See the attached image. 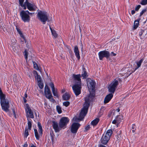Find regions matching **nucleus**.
Returning a JSON list of instances; mask_svg holds the SVG:
<instances>
[{"mask_svg":"<svg viewBox=\"0 0 147 147\" xmlns=\"http://www.w3.org/2000/svg\"><path fill=\"white\" fill-rule=\"evenodd\" d=\"M5 95L3 93L0 87V104L2 109L6 112L9 111V103L8 100L5 99Z\"/></svg>","mask_w":147,"mask_h":147,"instance_id":"obj_1","label":"nucleus"},{"mask_svg":"<svg viewBox=\"0 0 147 147\" xmlns=\"http://www.w3.org/2000/svg\"><path fill=\"white\" fill-rule=\"evenodd\" d=\"M90 94L88 96L86 97L85 99V104L84 105V107L80 113L79 116V119L80 121L82 120L87 114L88 108L90 104Z\"/></svg>","mask_w":147,"mask_h":147,"instance_id":"obj_2","label":"nucleus"},{"mask_svg":"<svg viewBox=\"0 0 147 147\" xmlns=\"http://www.w3.org/2000/svg\"><path fill=\"white\" fill-rule=\"evenodd\" d=\"M37 16L38 19L43 24H45L46 21L48 22L50 21L48 19L49 15L46 12L40 11L38 13Z\"/></svg>","mask_w":147,"mask_h":147,"instance_id":"obj_3","label":"nucleus"},{"mask_svg":"<svg viewBox=\"0 0 147 147\" xmlns=\"http://www.w3.org/2000/svg\"><path fill=\"white\" fill-rule=\"evenodd\" d=\"M112 133V130L110 129L107 131L105 134L104 133L101 139V143L104 145L106 144L109 140Z\"/></svg>","mask_w":147,"mask_h":147,"instance_id":"obj_4","label":"nucleus"},{"mask_svg":"<svg viewBox=\"0 0 147 147\" xmlns=\"http://www.w3.org/2000/svg\"><path fill=\"white\" fill-rule=\"evenodd\" d=\"M27 12H29L28 10L22 11L20 13V16L22 20L25 22H29L30 20V17L27 13Z\"/></svg>","mask_w":147,"mask_h":147,"instance_id":"obj_5","label":"nucleus"},{"mask_svg":"<svg viewBox=\"0 0 147 147\" xmlns=\"http://www.w3.org/2000/svg\"><path fill=\"white\" fill-rule=\"evenodd\" d=\"M118 84V80H115L109 85L108 87L109 91L112 94H113Z\"/></svg>","mask_w":147,"mask_h":147,"instance_id":"obj_6","label":"nucleus"},{"mask_svg":"<svg viewBox=\"0 0 147 147\" xmlns=\"http://www.w3.org/2000/svg\"><path fill=\"white\" fill-rule=\"evenodd\" d=\"M99 58L100 60H102L104 57L108 59L110 56V53L109 51L106 50L101 51L98 53Z\"/></svg>","mask_w":147,"mask_h":147,"instance_id":"obj_7","label":"nucleus"},{"mask_svg":"<svg viewBox=\"0 0 147 147\" xmlns=\"http://www.w3.org/2000/svg\"><path fill=\"white\" fill-rule=\"evenodd\" d=\"M73 92L76 96H78L81 92V85L74 84L72 87Z\"/></svg>","mask_w":147,"mask_h":147,"instance_id":"obj_8","label":"nucleus"},{"mask_svg":"<svg viewBox=\"0 0 147 147\" xmlns=\"http://www.w3.org/2000/svg\"><path fill=\"white\" fill-rule=\"evenodd\" d=\"M69 121V119L67 117H62L59 123V125L61 128H63L65 126Z\"/></svg>","mask_w":147,"mask_h":147,"instance_id":"obj_9","label":"nucleus"},{"mask_svg":"<svg viewBox=\"0 0 147 147\" xmlns=\"http://www.w3.org/2000/svg\"><path fill=\"white\" fill-rule=\"evenodd\" d=\"M81 77V76L80 74L77 75L73 74L72 78L74 79V84L81 85V81L80 79Z\"/></svg>","mask_w":147,"mask_h":147,"instance_id":"obj_10","label":"nucleus"},{"mask_svg":"<svg viewBox=\"0 0 147 147\" xmlns=\"http://www.w3.org/2000/svg\"><path fill=\"white\" fill-rule=\"evenodd\" d=\"M88 89L90 92L93 91L95 88V83L92 80H89L87 82Z\"/></svg>","mask_w":147,"mask_h":147,"instance_id":"obj_11","label":"nucleus"},{"mask_svg":"<svg viewBox=\"0 0 147 147\" xmlns=\"http://www.w3.org/2000/svg\"><path fill=\"white\" fill-rule=\"evenodd\" d=\"M25 4H26L28 9L30 11H34L36 10L37 7L33 4H32L28 1V0H26Z\"/></svg>","mask_w":147,"mask_h":147,"instance_id":"obj_12","label":"nucleus"},{"mask_svg":"<svg viewBox=\"0 0 147 147\" xmlns=\"http://www.w3.org/2000/svg\"><path fill=\"white\" fill-rule=\"evenodd\" d=\"M80 126V124L78 123H73L71 126V132L73 134L76 133Z\"/></svg>","mask_w":147,"mask_h":147,"instance_id":"obj_13","label":"nucleus"},{"mask_svg":"<svg viewBox=\"0 0 147 147\" xmlns=\"http://www.w3.org/2000/svg\"><path fill=\"white\" fill-rule=\"evenodd\" d=\"M45 93L46 97L48 99H50L53 97L50 90L47 85L45 87Z\"/></svg>","mask_w":147,"mask_h":147,"instance_id":"obj_14","label":"nucleus"},{"mask_svg":"<svg viewBox=\"0 0 147 147\" xmlns=\"http://www.w3.org/2000/svg\"><path fill=\"white\" fill-rule=\"evenodd\" d=\"M26 116L27 118L29 117L32 119L34 118V116L31 110L29 107H27L26 109Z\"/></svg>","mask_w":147,"mask_h":147,"instance_id":"obj_15","label":"nucleus"},{"mask_svg":"<svg viewBox=\"0 0 147 147\" xmlns=\"http://www.w3.org/2000/svg\"><path fill=\"white\" fill-rule=\"evenodd\" d=\"M53 127L56 132H59L62 128L60 127L59 126H58V123L55 122H53Z\"/></svg>","mask_w":147,"mask_h":147,"instance_id":"obj_16","label":"nucleus"},{"mask_svg":"<svg viewBox=\"0 0 147 147\" xmlns=\"http://www.w3.org/2000/svg\"><path fill=\"white\" fill-rule=\"evenodd\" d=\"M113 96V94L112 93H110L107 95L104 99V103L106 104L112 98Z\"/></svg>","mask_w":147,"mask_h":147,"instance_id":"obj_17","label":"nucleus"},{"mask_svg":"<svg viewBox=\"0 0 147 147\" xmlns=\"http://www.w3.org/2000/svg\"><path fill=\"white\" fill-rule=\"evenodd\" d=\"M74 52L75 53V55L78 60L80 59V56L79 53V50L78 46H76L74 47Z\"/></svg>","mask_w":147,"mask_h":147,"instance_id":"obj_18","label":"nucleus"},{"mask_svg":"<svg viewBox=\"0 0 147 147\" xmlns=\"http://www.w3.org/2000/svg\"><path fill=\"white\" fill-rule=\"evenodd\" d=\"M147 34V31L146 30L141 29L139 32V36L141 39H142V37H144L146 34Z\"/></svg>","mask_w":147,"mask_h":147,"instance_id":"obj_19","label":"nucleus"},{"mask_svg":"<svg viewBox=\"0 0 147 147\" xmlns=\"http://www.w3.org/2000/svg\"><path fill=\"white\" fill-rule=\"evenodd\" d=\"M144 58H143L141 59L140 60L136 62V63L137 65V67L135 68V70H136L140 67L141 64L144 61Z\"/></svg>","mask_w":147,"mask_h":147,"instance_id":"obj_20","label":"nucleus"},{"mask_svg":"<svg viewBox=\"0 0 147 147\" xmlns=\"http://www.w3.org/2000/svg\"><path fill=\"white\" fill-rule=\"evenodd\" d=\"M81 76L83 77V79H86L88 76L87 73L86 72L85 69L84 68H83V71Z\"/></svg>","mask_w":147,"mask_h":147,"instance_id":"obj_21","label":"nucleus"},{"mask_svg":"<svg viewBox=\"0 0 147 147\" xmlns=\"http://www.w3.org/2000/svg\"><path fill=\"white\" fill-rule=\"evenodd\" d=\"M99 121V119L96 118L91 121V124L94 127L97 125Z\"/></svg>","mask_w":147,"mask_h":147,"instance_id":"obj_22","label":"nucleus"},{"mask_svg":"<svg viewBox=\"0 0 147 147\" xmlns=\"http://www.w3.org/2000/svg\"><path fill=\"white\" fill-rule=\"evenodd\" d=\"M34 134L35 137L36 138V139L37 140H39L40 137V136H42V134H40L39 133L38 134V132L37 130L36 129H34Z\"/></svg>","mask_w":147,"mask_h":147,"instance_id":"obj_23","label":"nucleus"},{"mask_svg":"<svg viewBox=\"0 0 147 147\" xmlns=\"http://www.w3.org/2000/svg\"><path fill=\"white\" fill-rule=\"evenodd\" d=\"M140 19L134 21V25L133 28V30H134L136 29L138 26L139 20Z\"/></svg>","mask_w":147,"mask_h":147,"instance_id":"obj_24","label":"nucleus"},{"mask_svg":"<svg viewBox=\"0 0 147 147\" xmlns=\"http://www.w3.org/2000/svg\"><path fill=\"white\" fill-rule=\"evenodd\" d=\"M38 127L39 130L38 132L40 134H42V129L41 125L40 122H38Z\"/></svg>","mask_w":147,"mask_h":147,"instance_id":"obj_25","label":"nucleus"},{"mask_svg":"<svg viewBox=\"0 0 147 147\" xmlns=\"http://www.w3.org/2000/svg\"><path fill=\"white\" fill-rule=\"evenodd\" d=\"M70 97V96L69 94L67 93H65L63 96V98L65 100H68Z\"/></svg>","mask_w":147,"mask_h":147,"instance_id":"obj_26","label":"nucleus"},{"mask_svg":"<svg viewBox=\"0 0 147 147\" xmlns=\"http://www.w3.org/2000/svg\"><path fill=\"white\" fill-rule=\"evenodd\" d=\"M27 120L28 129L30 131L32 127V120L31 119H28V118Z\"/></svg>","mask_w":147,"mask_h":147,"instance_id":"obj_27","label":"nucleus"},{"mask_svg":"<svg viewBox=\"0 0 147 147\" xmlns=\"http://www.w3.org/2000/svg\"><path fill=\"white\" fill-rule=\"evenodd\" d=\"M19 34H20V36L21 37L20 39L21 41L23 42L24 41L26 42L25 38L21 31H20L19 32Z\"/></svg>","mask_w":147,"mask_h":147,"instance_id":"obj_28","label":"nucleus"},{"mask_svg":"<svg viewBox=\"0 0 147 147\" xmlns=\"http://www.w3.org/2000/svg\"><path fill=\"white\" fill-rule=\"evenodd\" d=\"M117 120V121L118 123L120 122L121 120L123 119V116L122 115H117V116L115 118Z\"/></svg>","mask_w":147,"mask_h":147,"instance_id":"obj_29","label":"nucleus"},{"mask_svg":"<svg viewBox=\"0 0 147 147\" xmlns=\"http://www.w3.org/2000/svg\"><path fill=\"white\" fill-rule=\"evenodd\" d=\"M52 90L54 96L57 97H58V96L57 89L55 90V88H54V89H52Z\"/></svg>","mask_w":147,"mask_h":147,"instance_id":"obj_30","label":"nucleus"},{"mask_svg":"<svg viewBox=\"0 0 147 147\" xmlns=\"http://www.w3.org/2000/svg\"><path fill=\"white\" fill-rule=\"evenodd\" d=\"M51 33L52 35L54 36L55 38H56L57 37L58 34L55 30L52 31V32H51Z\"/></svg>","mask_w":147,"mask_h":147,"instance_id":"obj_31","label":"nucleus"},{"mask_svg":"<svg viewBox=\"0 0 147 147\" xmlns=\"http://www.w3.org/2000/svg\"><path fill=\"white\" fill-rule=\"evenodd\" d=\"M56 109L57 111L59 114H60L62 113L61 108L59 106H57L56 107Z\"/></svg>","mask_w":147,"mask_h":147,"instance_id":"obj_32","label":"nucleus"},{"mask_svg":"<svg viewBox=\"0 0 147 147\" xmlns=\"http://www.w3.org/2000/svg\"><path fill=\"white\" fill-rule=\"evenodd\" d=\"M35 77L38 82L41 81V79L40 75H37V76H36Z\"/></svg>","mask_w":147,"mask_h":147,"instance_id":"obj_33","label":"nucleus"},{"mask_svg":"<svg viewBox=\"0 0 147 147\" xmlns=\"http://www.w3.org/2000/svg\"><path fill=\"white\" fill-rule=\"evenodd\" d=\"M140 3L142 5H146L147 4V0H141Z\"/></svg>","mask_w":147,"mask_h":147,"instance_id":"obj_34","label":"nucleus"},{"mask_svg":"<svg viewBox=\"0 0 147 147\" xmlns=\"http://www.w3.org/2000/svg\"><path fill=\"white\" fill-rule=\"evenodd\" d=\"M38 85L40 89H42L43 88L44 85L42 81L38 82Z\"/></svg>","mask_w":147,"mask_h":147,"instance_id":"obj_35","label":"nucleus"},{"mask_svg":"<svg viewBox=\"0 0 147 147\" xmlns=\"http://www.w3.org/2000/svg\"><path fill=\"white\" fill-rule=\"evenodd\" d=\"M70 102L69 101H65L63 102V106L67 107L69 105Z\"/></svg>","mask_w":147,"mask_h":147,"instance_id":"obj_36","label":"nucleus"},{"mask_svg":"<svg viewBox=\"0 0 147 147\" xmlns=\"http://www.w3.org/2000/svg\"><path fill=\"white\" fill-rule=\"evenodd\" d=\"M28 135L29 133L28 129H25L24 133V136L26 138L28 136Z\"/></svg>","mask_w":147,"mask_h":147,"instance_id":"obj_37","label":"nucleus"},{"mask_svg":"<svg viewBox=\"0 0 147 147\" xmlns=\"http://www.w3.org/2000/svg\"><path fill=\"white\" fill-rule=\"evenodd\" d=\"M24 57L25 58L26 60L27 59H28V52L26 50H25L24 51Z\"/></svg>","mask_w":147,"mask_h":147,"instance_id":"obj_38","label":"nucleus"},{"mask_svg":"<svg viewBox=\"0 0 147 147\" xmlns=\"http://www.w3.org/2000/svg\"><path fill=\"white\" fill-rule=\"evenodd\" d=\"M146 11H147L146 8H145V9H143L140 13V17L144 13L146 12Z\"/></svg>","mask_w":147,"mask_h":147,"instance_id":"obj_39","label":"nucleus"},{"mask_svg":"<svg viewBox=\"0 0 147 147\" xmlns=\"http://www.w3.org/2000/svg\"><path fill=\"white\" fill-rule=\"evenodd\" d=\"M33 63L34 66V68L36 70H38V66L37 64L35 62H33Z\"/></svg>","mask_w":147,"mask_h":147,"instance_id":"obj_40","label":"nucleus"},{"mask_svg":"<svg viewBox=\"0 0 147 147\" xmlns=\"http://www.w3.org/2000/svg\"><path fill=\"white\" fill-rule=\"evenodd\" d=\"M136 128V126L134 124H132V129H133L132 131L133 132H135V131Z\"/></svg>","mask_w":147,"mask_h":147,"instance_id":"obj_41","label":"nucleus"},{"mask_svg":"<svg viewBox=\"0 0 147 147\" xmlns=\"http://www.w3.org/2000/svg\"><path fill=\"white\" fill-rule=\"evenodd\" d=\"M90 125H87L85 127V130L84 131L86 132L90 128Z\"/></svg>","mask_w":147,"mask_h":147,"instance_id":"obj_42","label":"nucleus"},{"mask_svg":"<svg viewBox=\"0 0 147 147\" xmlns=\"http://www.w3.org/2000/svg\"><path fill=\"white\" fill-rule=\"evenodd\" d=\"M49 85H50V86H51V88H52V90L54 89V88H55V87H54V85L53 83L51 82V83H50Z\"/></svg>","mask_w":147,"mask_h":147,"instance_id":"obj_43","label":"nucleus"},{"mask_svg":"<svg viewBox=\"0 0 147 147\" xmlns=\"http://www.w3.org/2000/svg\"><path fill=\"white\" fill-rule=\"evenodd\" d=\"M141 5H140L137 6L135 8V10L136 11H138L140 8L141 7Z\"/></svg>","mask_w":147,"mask_h":147,"instance_id":"obj_44","label":"nucleus"},{"mask_svg":"<svg viewBox=\"0 0 147 147\" xmlns=\"http://www.w3.org/2000/svg\"><path fill=\"white\" fill-rule=\"evenodd\" d=\"M19 1L20 4L21 6H22V5H24L23 2L24 1V0H19Z\"/></svg>","mask_w":147,"mask_h":147,"instance_id":"obj_45","label":"nucleus"},{"mask_svg":"<svg viewBox=\"0 0 147 147\" xmlns=\"http://www.w3.org/2000/svg\"><path fill=\"white\" fill-rule=\"evenodd\" d=\"M112 123L113 124H116L118 123V122L117 121V119L115 118V119L112 121Z\"/></svg>","mask_w":147,"mask_h":147,"instance_id":"obj_46","label":"nucleus"},{"mask_svg":"<svg viewBox=\"0 0 147 147\" xmlns=\"http://www.w3.org/2000/svg\"><path fill=\"white\" fill-rule=\"evenodd\" d=\"M22 6V7H23V8H24V9H26V4H25V2H24V5H22V6Z\"/></svg>","mask_w":147,"mask_h":147,"instance_id":"obj_47","label":"nucleus"},{"mask_svg":"<svg viewBox=\"0 0 147 147\" xmlns=\"http://www.w3.org/2000/svg\"><path fill=\"white\" fill-rule=\"evenodd\" d=\"M50 135H51V140H53L54 138V134H53V133H50Z\"/></svg>","mask_w":147,"mask_h":147,"instance_id":"obj_48","label":"nucleus"},{"mask_svg":"<svg viewBox=\"0 0 147 147\" xmlns=\"http://www.w3.org/2000/svg\"><path fill=\"white\" fill-rule=\"evenodd\" d=\"M117 55V54L116 53H114V52H112L111 53V54H110V56H115Z\"/></svg>","mask_w":147,"mask_h":147,"instance_id":"obj_49","label":"nucleus"},{"mask_svg":"<svg viewBox=\"0 0 147 147\" xmlns=\"http://www.w3.org/2000/svg\"><path fill=\"white\" fill-rule=\"evenodd\" d=\"M12 111H13V115L14 116V117H15V118H16V113H15V112L14 109H12Z\"/></svg>","mask_w":147,"mask_h":147,"instance_id":"obj_50","label":"nucleus"},{"mask_svg":"<svg viewBox=\"0 0 147 147\" xmlns=\"http://www.w3.org/2000/svg\"><path fill=\"white\" fill-rule=\"evenodd\" d=\"M50 99V100L52 102H54L55 101L54 99L53 98H51Z\"/></svg>","mask_w":147,"mask_h":147,"instance_id":"obj_51","label":"nucleus"},{"mask_svg":"<svg viewBox=\"0 0 147 147\" xmlns=\"http://www.w3.org/2000/svg\"><path fill=\"white\" fill-rule=\"evenodd\" d=\"M23 147H28V144L27 143H26L23 146Z\"/></svg>","mask_w":147,"mask_h":147,"instance_id":"obj_52","label":"nucleus"},{"mask_svg":"<svg viewBox=\"0 0 147 147\" xmlns=\"http://www.w3.org/2000/svg\"><path fill=\"white\" fill-rule=\"evenodd\" d=\"M135 13V11L134 10H132L131 12V13L132 15L134 14Z\"/></svg>","mask_w":147,"mask_h":147,"instance_id":"obj_53","label":"nucleus"},{"mask_svg":"<svg viewBox=\"0 0 147 147\" xmlns=\"http://www.w3.org/2000/svg\"><path fill=\"white\" fill-rule=\"evenodd\" d=\"M34 74L35 75H36V76L38 75L37 72L36 71H34Z\"/></svg>","mask_w":147,"mask_h":147,"instance_id":"obj_54","label":"nucleus"},{"mask_svg":"<svg viewBox=\"0 0 147 147\" xmlns=\"http://www.w3.org/2000/svg\"><path fill=\"white\" fill-rule=\"evenodd\" d=\"M121 130L119 131H117V134H121Z\"/></svg>","mask_w":147,"mask_h":147,"instance_id":"obj_55","label":"nucleus"},{"mask_svg":"<svg viewBox=\"0 0 147 147\" xmlns=\"http://www.w3.org/2000/svg\"><path fill=\"white\" fill-rule=\"evenodd\" d=\"M26 98H24L23 99L24 103H26L27 102V100Z\"/></svg>","mask_w":147,"mask_h":147,"instance_id":"obj_56","label":"nucleus"},{"mask_svg":"<svg viewBox=\"0 0 147 147\" xmlns=\"http://www.w3.org/2000/svg\"><path fill=\"white\" fill-rule=\"evenodd\" d=\"M98 147H106L105 146H104V145H102V144H101V145H100Z\"/></svg>","mask_w":147,"mask_h":147,"instance_id":"obj_57","label":"nucleus"},{"mask_svg":"<svg viewBox=\"0 0 147 147\" xmlns=\"http://www.w3.org/2000/svg\"><path fill=\"white\" fill-rule=\"evenodd\" d=\"M27 97V94L26 93L24 94V98H26Z\"/></svg>","mask_w":147,"mask_h":147,"instance_id":"obj_58","label":"nucleus"},{"mask_svg":"<svg viewBox=\"0 0 147 147\" xmlns=\"http://www.w3.org/2000/svg\"><path fill=\"white\" fill-rule=\"evenodd\" d=\"M50 29L51 30V32H52V31H54L55 30H54L52 29L51 27H50Z\"/></svg>","mask_w":147,"mask_h":147,"instance_id":"obj_59","label":"nucleus"},{"mask_svg":"<svg viewBox=\"0 0 147 147\" xmlns=\"http://www.w3.org/2000/svg\"><path fill=\"white\" fill-rule=\"evenodd\" d=\"M30 147H36L35 146H34L33 144H32L31 145Z\"/></svg>","mask_w":147,"mask_h":147,"instance_id":"obj_60","label":"nucleus"},{"mask_svg":"<svg viewBox=\"0 0 147 147\" xmlns=\"http://www.w3.org/2000/svg\"><path fill=\"white\" fill-rule=\"evenodd\" d=\"M120 110L119 108H118L116 110V111H117L118 112L120 111Z\"/></svg>","mask_w":147,"mask_h":147,"instance_id":"obj_61","label":"nucleus"},{"mask_svg":"<svg viewBox=\"0 0 147 147\" xmlns=\"http://www.w3.org/2000/svg\"><path fill=\"white\" fill-rule=\"evenodd\" d=\"M27 13H28V15H30V14H32V13H30V12L29 11V12L28 13V12H27Z\"/></svg>","mask_w":147,"mask_h":147,"instance_id":"obj_62","label":"nucleus"},{"mask_svg":"<svg viewBox=\"0 0 147 147\" xmlns=\"http://www.w3.org/2000/svg\"><path fill=\"white\" fill-rule=\"evenodd\" d=\"M17 30L18 31V33H19V32L20 31H21L20 30V29H18V28H17Z\"/></svg>","mask_w":147,"mask_h":147,"instance_id":"obj_63","label":"nucleus"},{"mask_svg":"<svg viewBox=\"0 0 147 147\" xmlns=\"http://www.w3.org/2000/svg\"><path fill=\"white\" fill-rule=\"evenodd\" d=\"M73 120H74L75 121H77V120H76V119L75 118H73Z\"/></svg>","mask_w":147,"mask_h":147,"instance_id":"obj_64","label":"nucleus"}]
</instances>
